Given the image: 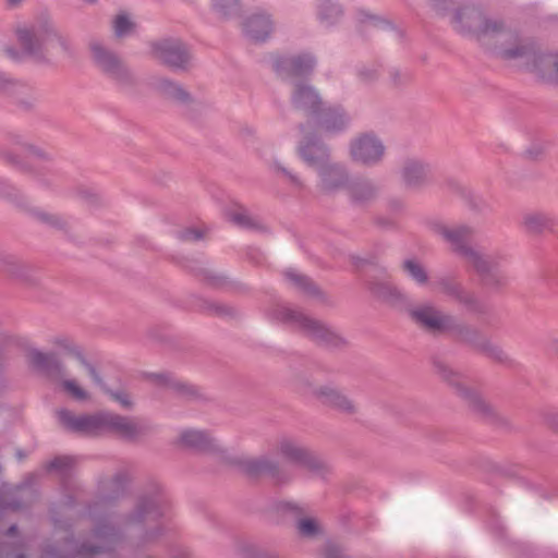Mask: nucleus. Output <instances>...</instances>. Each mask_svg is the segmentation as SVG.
<instances>
[{
  "instance_id": "nucleus-1",
  "label": "nucleus",
  "mask_w": 558,
  "mask_h": 558,
  "mask_svg": "<svg viewBox=\"0 0 558 558\" xmlns=\"http://www.w3.org/2000/svg\"><path fill=\"white\" fill-rule=\"evenodd\" d=\"M450 24L458 34L478 43L494 40V51L498 57L522 60L536 75H541L544 64L539 59L547 53L539 52L531 40L520 38L502 19L489 15L482 5L470 2L452 9Z\"/></svg>"
},
{
  "instance_id": "nucleus-2",
  "label": "nucleus",
  "mask_w": 558,
  "mask_h": 558,
  "mask_svg": "<svg viewBox=\"0 0 558 558\" xmlns=\"http://www.w3.org/2000/svg\"><path fill=\"white\" fill-rule=\"evenodd\" d=\"M15 36L23 52L39 64H51L57 56L74 54L71 39L46 15L19 25Z\"/></svg>"
},
{
  "instance_id": "nucleus-3",
  "label": "nucleus",
  "mask_w": 558,
  "mask_h": 558,
  "mask_svg": "<svg viewBox=\"0 0 558 558\" xmlns=\"http://www.w3.org/2000/svg\"><path fill=\"white\" fill-rule=\"evenodd\" d=\"M169 500L159 483H150L138 497L134 511L122 523L123 533L129 535L126 546L141 548L157 541L163 533L161 526L147 529V524L166 514Z\"/></svg>"
},
{
  "instance_id": "nucleus-4",
  "label": "nucleus",
  "mask_w": 558,
  "mask_h": 558,
  "mask_svg": "<svg viewBox=\"0 0 558 558\" xmlns=\"http://www.w3.org/2000/svg\"><path fill=\"white\" fill-rule=\"evenodd\" d=\"M121 543L122 530L114 526L110 515H106L96 520L88 541L78 545L73 538L66 539L61 553L48 548L40 558H96L97 555L116 549Z\"/></svg>"
},
{
  "instance_id": "nucleus-5",
  "label": "nucleus",
  "mask_w": 558,
  "mask_h": 558,
  "mask_svg": "<svg viewBox=\"0 0 558 558\" xmlns=\"http://www.w3.org/2000/svg\"><path fill=\"white\" fill-rule=\"evenodd\" d=\"M279 320L291 324L296 330L316 344L330 350H341L349 341L338 330L322 320L312 318L304 313L281 306L276 310Z\"/></svg>"
},
{
  "instance_id": "nucleus-6",
  "label": "nucleus",
  "mask_w": 558,
  "mask_h": 558,
  "mask_svg": "<svg viewBox=\"0 0 558 558\" xmlns=\"http://www.w3.org/2000/svg\"><path fill=\"white\" fill-rule=\"evenodd\" d=\"M88 48L93 64L116 86L131 89L136 85V76L116 51L109 49L98 39H92Z\"/></svg>"
},
{
  "instance_id": "nucleus-7",
  "label": "nucleus",
  "mask_w": 558,
  "mask_h": 558,
  "mask_svg": "<svg viewBox=\"0 0 558 558\" xmlns=\"http://www.w3.org/2000/svg\"><path fill=\"white\" fill-rule=\"evenodd\" d=\"M275 450L283 460L304 468L316 476L325 477L330 473L329 465L295 438L280 436L276 440Z\"/></svg>"
},
{
  "instance_id": "nucleus-8",
  "label": "nucleus",
  "mask_w": 558,
  "mask_h": 558,
  "mask_svg": "<svg viewBox=\"0 0 558 558\" xmlns=\"http://www.w3.org/2000/svg\"><path fill=\"white\" fill-rule=\"evenodd\" d=\"M404 311L411 320L420 328L430 332H448L457 328V319L451 314L442 312L430 302L411 305L410 302Z\"/></svg>"
},
{
  "instance_id": "nucleus-9",
  "label": "nucleus",
  "mask_w": 558,
  "mask_h": 558,
  "mask_svg": "<svg viewBox=\"0 0 558 558\" xmlns=\"http://www.w3.org/2000/svg\"><path fill=\"white\" fill-rule=\"evenodd\" d=\"M150 54L173 71H186L191 63L189 47L179 38L167 37L149 44Z\"/></svg>"
},
{
  "instance_id": "nucleus-10",
  "label": "nucleus",
  "mask_w": 558,
  "mask_h": 558,
  "mask_svg": "<svg viewBox=\"0 0 558 558\" xmlns=\"http://www.w3.org/2000/svg\"><path fill=\"white\" fill-rule=\"evenodd\" d=\"M429 227L435 234L441 236L449 243L452 251L461 256L465 263H468L471 257H475V248L468 243L475 233L472 227L466 225L447 226L441 221H433Z\"/></svg>"
},
{
  "instance_id": "nucleus-11",
  "label": "nucleus",
  "mask_w": 558,
  "mask_h": 558,
  "mask_svg": "<svg viewBox=\"0 0 558 558\" xmlns=\"http://www.w3.org/2000/svg\"><path fill=\"white\" fill-rule=\"evenodd\" d=\"M107 411L75 415L66 409L57 411V417L64 429L85 436H98L105 433Z\"/></svg>"
},
{
  "instance_id": "nucleus-12",
  "label": "nucleus",
  "mask_w": 558,
  "mask_h": 558,
  "mask_svg": "<svg viewBox=\"0 0 558 558\" xmlns=\"http://www.w3.org/2000/svg\"><path fill=\"white\" fill-rule=\"evenodd\" d=\"M153 429L150 423L144 418L123 416L117 413H106L105 433H113L126 441H138Z\"/></svg>"
},
{
  "instance_id": "nucleus-13",
  "label": "nucleus",
  "mask_w": 558,
  "mask_h": 558,
  "mask_svg": "<svg viewBox=\"0 0 558 558\" xmlns=\"http://www.w3.org/2000/svg\"><path fill=\"white\" fill-rule=\"evenodd\" d=\"M506 259L500 252L483 253L475 248V257H471L466 264L482 277L486 286L499 288L507 283V277L499 271Z\"/></svg>"
},
{
  "instance_id": "nucleus-14",
  "label": "nucleus",
  "mask_w": 558,
  "mask_h": 558,
  "mask_svg": "<svg viewBox=\"0 0 558 558\" xmlns=\"http://www.w3.org/2000/svg\"><path fill=\"white\" fill-rule=\"evenodd\" d=\"M385 145L373 133H364L350 142V157L363 166L373 167L381 162L385 156Z\"/></svg>"
},
{
  "instance_id": "nucleus-15",
  "label": "nucleus",
  "mask_w": 558,
  "mask_h": 558,
  "mask_svg": "<svg viewBox=\"0 0 558 558\" xmlns=\"http://www.w3.org/2000/svg\"><path fill=\"white\" fill-rule=\"evenodd\" d=\"M239 464L245 474L250 476L267 475L277 484H287L293 478L292 474L282 468L278 460L269 456L245 458L240 460Z\"/></svg>"
},
{
  "instance_id": "nucleus-16",
  "label": "nucleus",
  "mask_w": 558,
  "mask_h": 558,
  "mask_svg": "<svg viewBox=\"0 0 558 558\" xmlns=\"http://www.w3.org/2000/svg\"><path fill=\"white\" fill-rule=\"evenodd\" d=\"M315 65L316 59L308 52L278 56L272 62L274 70L283 81L308 75L314 70Z\"/></svg>"
},
{
  "instance_id": "nucleus-17",
  "label": "nucleus",
  "mask_w": 558,
  "mask_h": 558,
  "mask_svg": "<svg viewBox=\"0 0 558 558\" xmlns=\"http://www.w3.org/2000/svg\"><path fill=\"white\" fill-rule=\"evenodd\" d=\"M317 187L319 192L327 195H333L342 190H347L350 183V174L347 167L333 160L328 161L318 169Z\"/></svg>"
},
{
  "instance_id": "nucleus-18",
  "label": "nucleus",
  "mask_w": 558,
  "mask_h": 558,
  "mask_svg": "<svg viewBox=\"0 0 558 558\" xmlns=\"http://www.w3.org/2000/svg\"><path fill=\"white\" fill-rule=\"evenodd\" d=\"M304 393L314 397L323 405L344 414H354L356 405L342 390L332 385L313 386L308 385Z\"/></svg>"
},
{
  "instance_id": "nucleus-19",
  "label": "nucleus",
  "mask_w": 558,
  "mask_h": 558,
  "mask_svg": "<svg viewBox=\"0 0 558 558\" xmlns=\"http://www.w3.org/2000/svg\"><path fill=\"white\" fill-rule=\"evenodd\" d=\"M434 367H435L436 372L445 380H447L451 385L456 386L459 395L468 401L470 408L474 412H476L477 414L482 415L485 418H489V417L494 416L493 408L488 403H486L485 400H483L482 397L477 392H475L466 387L461 386L457 380L458 375L448 365H446L441 361H435Z\"/></svg>"
},
{
  "instance_id": "nucleus-20",
  "label": "nucleus",
  "mask_w": 558,
  "mask_h": 558,
  "mask_svg": "<svg viewBox=\"0 0 558 558\" xmlns=\"http://www.w3.org/2000/svg\"><path fill=\"white\" fill-rule=\"evenodd\" d=\"M303 162L315 170L331 160L330 148L315 134L304 136L296 146Z\"/></svg>"
},
{
  "instance_id": "nucleus-21",
  "label": "nucleus",
  "mask_w": 558,
  "mask_h": 558,
  "mask_svg": "<svg viewBox=\"0 0 558 558\" xmlns=\"http://www.w3.org/2000/svg\"><path fill=\"white\" fill-rule=\"evenodd\" d=\"M291 104L295 110L312 119H315L325 106L318 92L312 85L305 83L294 85Z\"/></svg>"
},
{
  "instance_id": "nucleus-22",
  "label": "nucleus",
  "mask_w": 558,
  "mask_h": 558,
  "mask_svg": "<svg viewBox=\"0 0 558 558\" xmlns=\"http://www.w3.org/2000/svg\"><path fill=\"white\" fill-rule=\"evenodd\" d=\"M371 294L391 307L403 310L408 306L409 298L387 278L371 279L367 281Z\"/></svg>"
},
{
  "instance_id": "nucleus-23",
  "label": "nucleus",
  "mask_w": 558,
  "mask_h": 558,
  "mask_svg": "<svg viewBox=\"0 0 558 558\" xmlns=\"http://www.w3.org/2000/svg\"><path fill=\"white\" fill-rule=\"evenodd\" d=\"M314 120L318 129L327 135H337L350 124L349 114L340 106H324Z\"/></svg>"
},
{
  "instance_id": "nucleus-24",
  "label": "nucleus",
  "mask_w": 558,
  "mask_h": 558,
  "mask_svg": "<svg viewBox=\"0 0 558 558\" xmlns=\"http://www.w3.org/2000/svg\"><path fill=\"white\" fill-rule=\"evenodd\" d=\"M274 21L266 12H255L247 16L242 23L244 35L252 41H266L274 32Z\"/></svg>"
},
{
  "instance_id": "nucleus-25",
  "label": "nucleus",
  "mask_w": 558,
  "mask_h": 558,
  "mask_svg": "<svg viewBox=\"0 0 558 558\" xmlns=\"http://www.w3.org/2000/svg\"><path fill=\"white\" fill-rule=\"evenodd\" d=\"M432 175V168L420 159H407L401 169V178L409 189H420L425 185Z\"/></svg>"
},
{
  "instance_id": "nucleus-26",
  "label": "nucleus",
  "mask_w": 558,
  "mask_h": 558,
  "mask_svg": "<svg viewBox=\"0 0 558 558\" xmlns=\"http://www.w3.org/2000/svg\"><path fill=\"white\" fill-rule=\"evenodd\" d=\"M177 442L186 449L196 451H216L219 449L216 440L208 433L199 429L181 430Z\"/></svg>"
},
{
  "instance_id": "nucleus-27",
  "label": "nucleus",
  "mask_w": 558,
  "mask_h": 558,
  "mask_svg": "<svg viewBox=\"0 0 558 558\" xmlns=\"http://www.w3.org/2000/svg\"><path fill=\"white\" fill-rule=\"evenodd\" d=\"M348 195L355 205H366L374 201L378 194V186L371 180L357 179L347 186Z\"/></svg>"
},
{
  "instance_id": "nucleus-28",
  "label": "nucleus",
  "mask_w": 558,
  "mask_h": 558,
  "mask_svg": "<svg viewBox=\"0 0 558 558\" xmlns=\"http://www.w3.org/2000/svg\"><path fill=\"white\" fill-rule=\"evenodd\" d=\"M31 363L49 375L62 376L64 366L54 353H45L39 350H31L28 353Z\"/></svg>"
},
{
  "instance_id": "nucleus-29",
  "label": "nucleus",
  "mask_w": 558,
  "mask_h": 558,
  "mask_svg": "<svg viewBox=\"0 0 558 558\" xmlns=\"http://www.w3.org/2000/svg\"><path fill=\"white\" fill-rule=\"evenodd\" d=\"M9 96L12 97L15 104L23 110L34 109L39 101V94L36 88L20 80L12 87Z\"/></svg>"
},
{
  "instance_id": "nucleus-30",
  "label": "nucleus",
  "mask_w": 558,
  "mask_h": 558,
  "mask_svg": "<svg viewBox=\"0 0 558 558\" xmlns=\"http://www.w3.org/2000/svg\"><path fill=\"white\" fill-rule=\"evenodd\" d=\"M156 88L163 97L181 105H187L192 101L191 95L180 84L168 78H159L156 82Z\"/></svg>"
},
{
  "instance_id": "nucleus-31",
  "label": "nucleus",
  "mask_w": 558,
  "mask_h": 558,
  "mask_svg": "<svg viewBox=\"0 0 558 558\" xmlns=\"http://www.w3.org/2000/svg\"><path fill=\"white\" fill-rule=\"evenodd\" d=\"M156 384L172 390L175 395L182 397H192L195 395L193 386L171 376L170 374H154Z\"/></svg>"
},
{
  "instance_id": "nucleus-32",
  "label": "nucleus",
  "mask_w": 558,
  "mask_h": 558,
  "mask_svg": "<svg viewBox=\"0 0 558 558\" xmlns=\"http://www.w3.org/2000/svg\"><path fill=\"white\" fill-rule=\"evenodd\" d=\"M270 171L277 177L283 179L292 187L302 190L305 187L303 179L288 167L283 166L277 158H272L268 161Z\"/></svg>"
},
{
  "instance_id": "nucleus-33",
  "label": "nucleus",
  "mask_w": 558,
  "mask_h": 558,
  "mask_svg": "<svg viewBox=\"0 0 558 558\" xmlns=\"http://www.w3.org/2000/svg\"><path fill=\"white\" fill-rule=\"evenodd\" d=\"M284 277L295 289L305 294L318 296L320 293L318 287L311 280V278L298 272L294 269L287 270L284 272Z\"/></svg>"
},
{
  "instance_id": "nucleus-34",
  "label": "nucleus",
  "mask_w": 558,
  "mask_h": 558,
  "mask_svg": "<svg viewBox=\"0 0 558 558\" xmlns=\"http://www.w3.org/2000/svg\"><path fill=\"white\" fill-rule=\"evenodd\" d=\"M230 219L242 228L258 232H268V228L264 222L259 218L252 216L247 210L241 209L240 211H235L230 216Z\"/></svg>"
},
{
  "instance_id": "nucleus-35",
  "label": "nucleus",
  "mask_w": 558,
  "mask_h": 558,
  "mask_svg": "<svg viewBox=\"0 0 558 558\" xmlns=\"http://www.w3.org/2000/svg\"><path fill=\"white\" fill-rule=\"evenodd\" d=\"M544 64L539 78L548 84L558 85V53H548L541 57Z\"/></svg>"
},
{
  "instance_id": "nucleus-36",
  "label": "nucleus",
  "mask_w": 558,
  "mask_h": 558,
  "mask_svg": "<svg viewBox=\"0 0 558 558\" xmlns=\"http://www.w3.org/2000/svg\"><path fill=\"white\" fill-rule=\"evenodd\" d=\"M130 481L131 477L126 471L117 472L107 483L108 495L105 499L112 500L123 495Z\"/></svg>"
},
{
  "instance_id": "nucleus-37",
  "label": "nucleus",
  "mask_w": 558,
  "mask_h": 558,
  "mask_svg": "<svg viewBox=\"0 0 558 558\" xmlns=\"http://www.w3.org/2000/svg\"><path fill=\"white\" fill-rule=\"evenodd\" d=\"M318 19L326 25L335 24L342 15V9L338 3L330 0H322L318 4Z\"/></svg>"
},
{
  "instance_id": "nucleus-38",
  "label": "nucleus",
  "mask_w": 558,
  "mask_h": 558,
  "mask_svg": "<svg viewBox=\"0 0 558 558\" xmlns=\"http://www.w3.org/2000/svg\"><path fill=\"white\" fill-rule=\"evenodd\" d=\"M523 226L529 232L538 233L551 226V218L543 213H529L523 216Z\"/></svg>"
},
{
  "instance_id": "nucleus-39",
  "label": "nucleus",
  "mask_w": 558,
  "mask_h": 558,
  "mask_svg": "<svg viewBox=\"0 0 558 558\" xmlns=\"http://www.w3.org/2000/svg\"><path fill=\"white\" fill-rule=\"evenodd\" d=\"M75 464V458L70 456H59L49 461L46 469L49 472H56L61 477H66L72 473Z\"/></svg>"
},
{
  "instance_id": "nucleus-40",
  "label": "nucleus",
  "mask_w": 558,
  "mask_h": 558,
  "mask_svg": "<svg viewBox=\"0 0 558 558\" xmlns=\"http://www.w3.org/2000/svg\"><path fill=\"white\" fill-rule=\"evenodd\" d=\"M402 269L408 276L414 280L417 284L423 286L428 281V275L421 263L415 259H405L402 263Z\"/></svg>"
},
{
  "instance_id": "nucleus-41",
  "label": "nucleus",
  "mask_w": 558,
  "mask_h": 558,
  "mask_svg": "<svg viewBox=\"0 0 558 558\" xmlns=\"http://www.w3.org/2000/svg\"><path fill=\"white\" fill-rule=\"evenodd\" d=\"M456 301L462 304L471 313L481 315L487 313L486 304L480 301L475 294L468 292L464 288Z\"/></svg>"
},
{
  "instance_id": "nucleus-42",
  "label": "nucleus",
  "mask_w": 558,
  "mask_h": 558,
  "mask_svg": "<svg viewBox=\"0 0 558 558\" xmlns=\"http://www.w3.org/2000/svg\"><path fill=\"white\" fill-rule=\"evenodd\" d=\"M214 12L220 17H231L240 12V0H211Z\"/></svg>"
},
{
  "instance_id": "nucleus-43",
  "label": "nucleus",
  "mask_w": 558,
  "mask_h": 558,
  "mask_svg": "<svg viewBox=\"0 0 558 558\" xmlns=\"http://www.w3.org/2000/svg\"><path fill=\"white\" fill-rule=\"evenodd\" d=\"M435 287L440 293L450 296L454 300H457V298L463 290V286L461 283L457 282L453 278L448 276L438 278L435 281Z\"/></svg>"
},
{
  "instance_id": "nucleus-44",
  "label": "nucleus",
  "mask_w": 558,
  "mask_h": 558,
  "mask_svg": "<svg viewBox=\"0 0 558 558\" xmlns=\"http://www.w3.org/2000/svg\"><path fill=\"white\" fill-rule=\"evenodd\" d=\"M113 33L116 37L123 38L132 35L135 31V24L131 21L128 14L121 13L113 20Z\"/></svg>"
},
{
  "instance_id": "nucleus-45",
  "label": "nucleus",
  "mask_w": 558,
  "mask_h": 558,
  "mask_svg": "<svg viewBox=\"0 0 558 558\" xmlns=\"http://www.w3.org/2000/svg\"><path fill=\"white\" fill-rule=\"evenodd\" d=\"M296 530L300 536L312 538L320 534L322 529L313 518H302L296 522Z\"/></svg>"
},
{
  "instance_id": "nucleus-46",
  "label": "nucleus",
  "mask_w": 558,
  "mask_h": 558,
  "mask_svg": "<svg viewBox=\"0 0 558 558\" xmlns=\"http://www.w3.org/2000/svg\"><path fill=\"white\" fill-rule=\"evenodd\" d=\"M452 332H456L458 337L466 342L470 343L478 349V343H481L484 339L481 338L480 332L465 325H461L457 322V328L451 330Z\"/></svg>"
},
{
  "instance_id": "nucleus-47",
  "label": "nucleus",
  "mask_w": 558,
  "mask_h": 558,
  "mask_svg": "<svg viewBox=\"0 0 558 558\" xmlns=\"http://www.w3.org/2000/svg\"><path fill=\"white\" fill-rule=\"evenodd\" d=\"M0 195L14 202L17 206L26 208L27 199L14 186L0 179Z\"/></svg>"
},
{
  "instance_id": "nucleus-48",
  "label": "nucleus",
  "mask_w": 558,
  "mask_h": 558,
  "mask_svg": "<svg viewBox=\"0 0 558 558\" xmlns=\"http://www.w3.org/2000/svg\"><path fill=\"white\" fill-rule=\"evenodd\" d=\"M34 215L38 218V220H40L41 222H44L52 228L63 230L66 227L65 219L57 214H50V213H46L43 210H36V211H34Z\"/></svg>"
},
{
  "instance_id": "nucleus-49",
  "label": "nucleus",
  "mask_w": 558,
  "mask_h": 558,
  "mask_svg": "<svg viewBox=\"0 0 558 558\" xmlns=\"http://www.w3.org/2000/svg\"><path fill=\"white\" fill-rule=\"evenodd\" d=\"M105 392L117 403H119L123 409L130 410L133 408V399L132 396L123 390H112L110 388H106Z\"/></svg>"
},
{
  "instance_id": "nucleus-50",
  "label": "nucleus",
  "mask_w": 558,
  "mask_h": 558,
  "mask_svg": "<svg viewBox=\"0 0 558 558\" xmlns=\"http://www.w3.org/2000/svg\"><path fill=\"white\" fill-rule=\"evenodd\" d=\"M478 349L496 361H508L507 353L501 348L490 343L488 340H483L481 343H478Z\"/></svg>"
},
{
  "instance_id": "nucleus-51",
  "label": "nucleus",
  "mask_w": 558,
  "mask_h": 558,
  "mask_svg": "<svg viewBox=\"0 0 558 558\" xmlns=\"http://www.w3.org/2000/svg\"><path fill=\"white\" fill-rule=\"evenodd\" d=\"M62 387L73 399L77 401H85L89 397L88 392L80 387L73 379L63 380Z\"/></svg>"
},
{
  "instance_id": "nucleus-52",
  "label": "nucleus",
  "mask_w": 558,
  "mask_h": 558,
  "mask_svg": "<svg viewBox=\"0 0 558 558\" xmlns=\"http://www.w3.org/2000/svg\"><path fill=\"white\" fill-rule=\"evenodd\" d=\"M54 344L68 352L69 354L75 356L78 360V354H83L80 348L74 343V341L66 337L57 338L54 340Z\"/></svg>"
},
{
  "instance_id": "nucleus-53",
  "label": "nucleus",
  "mask_w": 558,
  "mask_h": 558,
  "mask_svg": "<svg viewBox=\"0 0 558 558\" xmlns=\"http://www.w3.org/2000/svg\"><path fill=\"white\" fill-rule=\"evenodd\" d=\"M78 361L87 369L89 376L93 378L95 384L98 385L105 391V389L108 387L105 385L102 378L100 377L96 368L89 362H87L83 354H78Z\"/></svg>"
},
{
  "instance_id": "nucleus-54",
  "label": "nucleus",
  "mask_w": 558,
  "mask_h": 558,
  "mask_svg": "<svg viewBox=\"0 0 558 558\" xmlns=\"http://www.w3.org/2000/svg\"><path fill=\"white\" fill-rule=\"evenodd\" d=\"M322 558H348L343 549L333 543H327L320 553Z\"/></svg>"
},
{
  "instance_id": "nucleus-55",
  "label": "nucleus",
  "mask_w": 558,
  "mask_h": 558,
  "mask_svg": "<svg viewBox=\"0 0 558 558\" xmlns=\"http://www.w3.org/2000/svg\"><path fill=\"white\" fill-rule=\"evenodd\" d=\"M203 238V232L195 228H186L179 232V239L185 242H195Z\"/></svg>"
},
{
  "instance_id": "nucleus-56",
  "label": "nucleus",
  "mask_w": 558,
  "mask_h": 558,
  "mask_svg": "<svg viewBox=\"0 0 558 558\" xmlns=\"http://www.w3.org/2000/svg\"><path fill=\"white\" fill-rule=\"evenodd\" d=\"M23 149L29 157L38 158V159H48L49 155L44 149L33 144L25 143L23 144Z\"/></svg>"
},
{
  "instance_id": "nucleus-57",
  "label": "nucleus",
  "mask_w": 558,
  "mask_h": 558,
  "mask_svg": "<svg viewBox=\"0 0 558 558\" xmlns=\"http://www.w3.org/2000/svg\"><path fill=\"white\" fill-rule=\"evenodd\" d=\"M17 81L7 73L0 72V90L9 95Z\"/></svg>"
},
{
  "instance_id": "nucleus-58",
  "label": "nucleus",
  "mask_w": 558,
  "mask_h": 558,
  "mask_svg": "<svg viewBox=\"0 0 558 558\" xmlns=\"http://www.w3.org/2000/svg\"><path fill=\"white\" fill-rule=\"evenodd\" d=\"M459 0H429L430 5L437 11L445 13L449 8L456 4Z\"/></svg>"
},
{
  "instance_id": "nucleus-59",
  "label": "nucleus",
  "mask_w": 558,
  "mask_h": 558,
  "mask_svg": "<svg viewBox=\"0 0 558 558\" xmlns=\"http://www.w3.org/2000/svg\"><path fill=\"white\" fill-rule=\"evenodd\" d=\"M359 76L363 82L369 83L376 80L378 74L376 69L363 66L359 70Z\"/></svg>"
},
{
  "instance_id": "nucleus-60",
  "label": "nucleus",
  "mask_w": 558,
  "mask_h": 558,
  "mask_svg": "<svg viewBox=\"0 0 558 558\" xmlns=\"http://www.w3.org/2000/svg\"><path fill=\"white\" fill-rule=\"evenodd\" d=\"M211 310L215 314L219 316H233L235 313V311L232 307L221 303L211 304Z\"/></svg>"
},
{
  "instance_id": "nucleus-61",
  "label": "nucleus",
  "mask_w": 558,
  "mask_h": 558,
  "mask_svg": "<svg viewBox=\"0 0 558 558\" xmlns=\"http://www.w3.org/2000/svg\"><path fill=\"white\" fill-rule=\"evenodd\" d=\"M390 77L396 86L403 85L410 80V76L408 74L402 73L397 69L390 71Z\"/></svg>"
},
{
  "instance_id": "nucleus-62",
  "label": "nucleus",
  "mask_w": 558,
  "mask_h": 558,
  "mask_svg": "<svg viewBox=\"0 0 558 558\" xmlns=\"http://www.w3.org/2000/svg\"><path fill=\"white\" fill-rule=\"evenodd\" d=\"M24 0H4L5 7L9 9H17L22 5Z\"/></svg>"
},
{
  "instance_id": "nucleus-63",
  "label": "nucleus",
  "mask_w": 558,
  "mask_h": 558,
  "mask_svg": "<svg viewBox=\"0 0 558 558\" xmlns=\"http://www.w3.org/2000/svg\"><path fill=\"white\" fill-rule=\"evenodd\" d=\"M19 268L20 266L16 265L15 263H8V272H10L12 276H20V271H19Z\"/></svg>"
},
{
  "instance_id": "nucleus-64",
  "label": "nucleus",
  "mask_w": 558,
  "mask_h": 558,
  "mask_svg": "<svg viewBox=\"0 0 558 558\" xmlns=\"http://www.w3.org/2000/svg\"><path fill=\"white\" fill-rule=\"evenodd\" d=\"M283 509H287V510H299V506L294 502H284L283 506H282Z\"/></svg>"
}]
</instances>
